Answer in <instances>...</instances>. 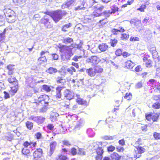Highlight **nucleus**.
I'll list each match as a JSON object with an SVG mask.
<instances>
[{"label":"nucleus","instance_id":"864d4df0","mask_svg":"<svg viewBox=\"0 0 160 160\" xmlns=\"http://www.w3.org/2000/svg\"><path fill=\"white\" fill-rule=\"evenodd\" d=\"M38 61H41L43 62H46L47 61L46 57L45 56H41L38 59Z\"/></svg>","mask_w":160,"mask_h":160},{"label":"nucleus","instance_id":"49530a36","mask_svg":"<svg viewBox=\"0 0 160 160\" xmlns=\"http://www.w3.org/2000/svg\"><path fill=\"white\" fill-rule=\"evenodd\" d=\"M117 40L116 39H111L110 41L111 45L112 47L115 46L117 43Z\"/></svg>","mask_w":160,"mask_h":160},{"label":"nucleus","instance_id":"7ed1b4c3","mask_svg":"<svg viewBox=\"0 0 160 160\" xmlns=\"http://www.w3.org/2000/svg\"><path fill=\"white\" fill-rule=\"evenodd\" d=\"M67 13V12L64 11L58 10L53 12L51 17L56 22H57L62 18L63 16L66 15Z\"/></svg>","mask_w":160,"mask_h":160},{"label":"nucleus","instance_id":"79ce46f5","mask_svg":"<svg viewBox=\"0 0 160 160\" xmlns=\"http://www.w3.org/2000/svg\"><path fill=\"white\" fill-rule=\"evenodd\" d=\"M124 98H125L127 99V100H131L132 98V94L131 93H126Z\"/></svg>","mask_w":160,"mask_h":160},{"label":"nucleus","instance_id":"4c0bfd02","mask_svg":"<svg viewBox=\"0 0 160 160\" xmlns=\"http://www.w3.org/2000/svg\"><path fill=\"white\" fill-rule=\"evenodd\" d=\"M72 156H75L77 154H78V152H77V149L74 147L72 148L71 149V152H70Z\"/></svg>","mask_w":160,"mask_h":160},{"label":"nucleus","instance_id":"ea45409f","mask_svg":"<svg viewBox=\"0 0 160 160\" xmlns=\"http://www.w3.org/2000/svg\"><path fill=\"white\" fill-rule=\"evenodd\" d=\"M42 89L47 92H49L51 90L50 87L46 85H44L42 86Z\"/></svg>","mask_w":160,"mask_h":160},{"label":"nucleus","instance_id":"c03bdc74","mask_svg":"<svg viewBox=\"0 0 160 160\" xmlns=\"http://www.w3.org/2000/svg\"><path fill=\"white\" fill-rule=\"evenodd\" d=\"M142 144V140L141 138H138L135 142V146H140Z\"/></svg>","mask_w":160,"mask_h":160},{"label":"nucleus","instance_id":"cd10ccee","mask_svg":"<svg viewBox=\"0 0 160 160\" xmlns=\"http://www.w3.org/2000/svg\"><path fill=\"white\" fill-rule=\"evenodd\" d=\"M57 83L58 84H61L63 85L66 82L65 80L63 79L62 77H58L56 79Z\"/></svg>","mask_w":160,"mask_h":160},{"label":"nucleus","instance_id":"a878e982","mask_svg":"<svg viewBox=\"0 0 160 160\" xmlns=\"http://www.w3.org/2000/svg\"><path fill=\"white\" fill-rule=\"evenodd\" d=\"M5 139L7 141H11L14 138V135L12 134L8 133L5 137Z\"/></svg>","mask_w":160,"mask_h":160},{"label":"nucleus","instance_id":"a211bd4d","mask_svg":"<svg viewBox=\"0 0 160 160\" xmlns=\"http://www.w3.org/2000/svg\"><path fill=\"white\" fill-rule=\"evenodd\" d=\"M98 48L101 51L104 52L108 49V46L106 43H102L99 45Z\"/></svg>","mask_w":160,"mask_h":160},{"label":"nucleus","instance_id":"13d9d810","mask_svg":"<svg viewBox=\"0 0 160 160\" xmlns=\"http://www.w3.org/2000/svg\"><path fill=\"white\" fill-rule=\"evenodd\" d=\"M47 127L48 129L52 130L54 128V126L52 124H49L48 125Z\"/></svg>","mask_w":160,"mask_h":160},{"label":"nucleus","instance_id":"a18cd8bd","mask_svg":"<svg viewBox=\"0 0 160 160\" xmlns=\"http://www.w3.org/2000/svg\"><path fill=\"white\" fill-rule=\"evenodd\" d=\"M15 86L14 87H12L11 88V91L12 92V93L13 94L16 93L18 90V84H15Z\"/></svg>","mask_w":160,"mask_h":160},{"label":"nucleus","instance_id":"c9c22d12","mask_svg":"<svg viewBox=\"0 0 160 160\" xmlns=\"http://www.w3.org/2000/svg\"><path fill=\"white\" fill-rule=\"evenodd\" d=\"M153 137L155 140H160V133L157 132H154L153 135Z\"/></svg>","mask_w":160,"mask_h":160},{"label":"nucleus","instance_id":"c756f323","mask_svg":"<svg viewBox=\"0 0 160 160\" xmlns=\"http://www.w3.org/2000/svg\"><path fill=\"white\" fill-rule=\"evenodd\" d=\"M26 127L27 128L30 130H31L33 127V123L32 122L27 121L25 123Z\"/></svg>","mask_w":160,"mask_h":160},{"label":"nucleus","instance_id":"2f4dec72","mask_svg":"<svg viewBox=\"0 0 160 160\" xmlns=\"http://www.w3.org/2000/svg\"><path fill=\"white\" fill-rule=\"evenodd\" d=\"M73 42L72 38H64L63 40V42L66 44L71 43Z\"/></svg>","mask_w":160,"mask_h":160},{"label":"nucleus","instance_id":"ddd939ff","mask_svg":"<svg viewBox=\"0 0 160 160\" xmlns=\"http://www.w3.org/2000/svg\"><path fill=\"white\" fill-rule=\"evenodd\" d=\"M57 145V142L54 141L50 144V149L49 152L48 153V155L49 156H51L54 152Z\"/></svg>","mask_w":160,"mask_h":160},{"label":"nucleus","instance_id":"8fccbe9b","mask_svg":"<svg viewBox=\"0 0 160 160\" xmlns=\"http://www.w3.org/2000/svg\"><path fill=\"white\" fill-rule=\"evenodd\" d=\"M152 107L155 109H158L160 108V104L159 102H156L152 105Z\"/></svg>","mask_w":160,"mask_h":160},{"label":"nucleus","instance_id":"1a4fd4ad","mask_svg":"<svg viewBox=\"0 0 160 160\" xmlns=\"http://www.w3.org/2000/svg\"><path fill=\"white\" fill-rule=\"evenodd\" d=\"M49 97L48 95H41L38 98L37 101L42 104H47L48 103V101L49 100Z\"/></svg>","mask_w":160,"mask_h":160},{"label":"nucleus","instance_id":"5fc2aeb1","mask_svg":"<svg viewBox=\"0 0 160 160\" xmlns=\"http://www.w3.org/2000/svg\"><path fill=\"white\" fill-rule=\"evenodd\" d=\"M146 8V6L145 5H142L139 8H138L137 10L141 12H143L144 9Z\"/></svg>","mask_w":160,"mask_h":160},{"label":"nucleus","instance_id":"e2e57ef3","mask_svg":"<svg viewBox=\"0 0 160 160\" xmlns=\"http://www.w3.org/2000/svg\"><path fill=\"white\" fill-rule=\"evenodd\" d=\"M139 38L137 37H135L134 38L133 37H131L130 39V40L131 41H139Z\"/></svg>","mask_w":160,"mask_h":160},{"label":"nucleus","instance_id":"5701e85b","mask_svg":"<svg viewBox=\"0 0 160 160\" xmlns=\"http://www.w3.org/2000/svg\"><path fill=\"white\" fill-rule=\"evenodd\" d=\"M6 30V29H4L3 32L2 33H0V47L1 45V43L4 42L5 40Z\"/></svg>","mask_w":160,"mask_h":160},{"label":"nucleus","instance_id":"0e129e2a","mask_svg":"<svg viewBox=\"0 0 160 160\" xmlns=\"http://www.w3.org/2000/svg\"><path fill=\"white\" fill-rule=\"evenodd\" d=\"M52 56L54 60H58V55L56 54H52Z\"/></svg>","mask_w":160,"mask_h":160},{"label":"nucleus","instance_id":"bb28decb","mask_svg":"<svg viewBox=\"0 0 160 160\" xmlns=\"http://www.w3.org/2000/svg\"><path fill=\"white\" fill-rule=\"evenodd\" d=\"M41 22L42 23H43L45 26H47V25L48 23L50 24L49 19L48 18V16H44V18L42 19Z\"/></svg>","mask_w":160,"mask_h":160},{"label":"nucleus","instance_id":"37998d69","mask_svg":"<svg viewBox=\"0 0 160 160\" xmlns=\"http://www.w3.org/2000/svg\"><path fill=\"white\" fill-rule=\"evenodd\" d=\"M67 71L71 75L73 74V72H76V70L75 68L73 67H71L70 68H68Z\"/></svg>","mask_w":160,"mask_h":160},{"label":"nucleus","instance_id":"dca6fc26","mask_svg":"<svg viewBox=\"0 0 160 160\" xmlns=\"http://www.w3.org/2000/svg\"><path fill=\"white\" fill-rule=\"evenodd\" d=\"M59 115V114L57 112L52 111L50 113V119L52 122H54L57 120V117Z\"/></svg>","mask_w":160,"mask_h":160},{"label":"nucleus","instance_id":"3c124183","mask_svg":"<svg viewBox=\"0 0 160 160\" xmlns=\"http://www.w3.org/2000/svg\"><path fill=\"white\" fill-rule=\"evenodd\" d=\"M85 7H82V6H78L74 8V10L75 11H79L81 10H84Z\"/></svg>","mask_w":160,"mask_h":160},{"label":"nucleus","instance_id":"bf43d9fd","mask_svg":"<svg viewBox=\"0 0 160 160\" xmlns=\"http://www.w3.org/2000/svg\"><path fill=\"white\" fill-rule=\"evenodd\" d=\"M153 58H157L158 57V53L157 51L152 53Z\"/></svg>","mask_w":160,"mask_h":160},{"label":"nucleus","instance_id":"e433bc0d","mask_svg":"<svg viewBox=\"0 0 160 160\" xmlns=\"http://www.w3.org/2000/svg\"><path fill=\"white\" fill-rule=\"evenodd\" d=\"M124 30L122 28H121L120 29H113L112 30V32L114 34H117V32H123Z\"/></svg>","mask_w":160,"mask_h":160},{"label":"nucleus","instance_id":"f03ea898","mask_svg":"<svg viewBox=\"0 0 160 160\" xmlns=\"http://www.w3.org/2000/svg\"><path fill=\"white\" fill-rule=\"evenodd\" d=\"M58 47L62 53V58L63 60H70L71 57L73 55L72 49L69 47L61 44H59Z\"/></svg>","mask_w":160,"mask_h":160},{"label":"nucleus","instance_id":"4468645a","mask_svg":"<svg viewBox=\"0 0 160 160\" xmlns=\"http://www.w3.org/2000/svg\"><path fill=\"white\" fill-rule=\"evenodd\" d=\"M37 144L36 142H32L31 141L28 142V141H26L23 142L22 145L25 148H27L28 146H30V148H32L35 147Z\"/></svg>","mask_w":160,"mask_h":160},{"label":"nucleus","instance_id":"f3484780","mask_svg":"<svg viewBox=\"0 0 160 160\" xmlns=\"http://www.w3.org/2000/svg\"><path fill=\"white\" fill-rule=\"evenodd\" d=\"M86 73L91 77H93L96 74L94 68L91 67L87 68V70L86 71Z\"/></svg>","mask_w":160,"mask_h":160},{"label":"nucleus","instance_id":"aec40b11","mask_svg":"<svg viewBox=\"0 0 160 160\" xmlns=\"http://www.w3.org/2000/svg\"><path fill=\"white\" fill-rule=\"evenodd\" d=\"M5 16L9 22L12 23L15 22V17L14 15H11V14H8L7 15H5Z\"/></svg>","mask_w":160,"mask_h":160},{"label":"nucleus","instance_id":"603ef678","mask_svg":"<svg viewBox=\"0 0 160 160\" xmlns=\"http://www.w3.org/2000/svg\"><path fill=\"white\" fill-rule=\"evenodd\" d=\"M142 83L141 82H138L135 85V88L136 89H138L141 88L142 87Z\"/></svg>","mask_w":160,"mask_h":160},{"label":"nucleus","instance_id":"58836bf2","mask_svg":"<svg viewBox=\"0 0 160 160\" xmlns=\"http://www.w3.org/2000/svg\"><path fill=\"white\" fill-rule=\"evenodd\" d=\"M78 154L80 155H85V152L83 148H79Z\"/></svg>","mask_w":160,"mask_h":160},{"label":"nucleus","instance_id":"72a5a7b5","mask_svg":"<svg viewBox=\"0 0 160 160\" xmlns=\"http://www.w3.org/2000/svg\"><path fill=\"white\" fill-rule=\"evenodd\" d=\"M30 152L29 149H28L27 148H25L24 147L22 148V153L25 155H27L29 154Z\"/></svg>","mask_w":160,"mask_h":160},{"label":"nucleus","instance_id":"6ab92c4d","mask_svg":"<svg viewBox=\"0 0 160 160\" xmlns=\"http://www.w3.org/2000/svg\"><path fill=\"white\" fill-rule=\"evenodd\" d=\"M110 157L112 160H118L120 159L121 156L117 152H114L110 155Z\"/></svg>","mask_w":160,"mask_h":160},{"label":"nucleus","instance_id":"4d7b16f0","mask_svg":"<svg viewBox=\"0 0 160 160\" xmlns=\"http://www.w3.org/2000/svg\"><path fill=\"white\" fill-rule=\"evenodd\" d=\"M82 57V56H75L73 57L72 60L75 61L77 62L78 61V59H80Z\"/></svg>","mask_w":160,"mask_h":160},{"label":"nucleus","instance_id":"c85d7f7f","mask_svg":"<svg viewBox=\"0 0 160 160\" xmlns=\"http://www.w3.org/2000/svg\"><path fill=\"white\" fill-rule=\"evenodd\" d=\"M8 81L10 83H14V84H18L16 78L12 76H11L10 78L8 79Z\"/></svg>","mask_w":160,"mask_h":160},{"label":"nucleus","instance_id":"9b49d317","mask_svg":"<svg viewBox=\"0 0 160 160\" xmlns=\"http://www.w3.org/2000/svg\"><path fill=\"white\" fill-rule=\"evenodd\" d=\"M29 119L33 120L38 124H41L44 122L45 118L40 116H32L29 118Z\"/></svg>","mask_w":160,"mask_h":160},{"label":"nucleus","instance_id":"774afa93","mask_svg":"<svg viewBox=\"0 0 160 160\" xmlns=\"http://www.w3.org/2000/svg\"><path fill=\"white\" fill-rule=\"evenodd\" d=\"M142 69L140 66H138L135 68V71L138 72L141 71Z\"/></svg>","mask_w":160,"mask_h":160},{"label":"nucleus","instance_id":"7c9ffc66","mask_svg":"<svg viewBox=\"0 0 160 160\" xmlns=\"http://www.w3.org/2000/svg\"><path fill=\"white\" fill-rule=\"evenodd\" d=\"M96 73H101L103 72V69L101 66H96L94 68Z\"/></svg>","mask_w":160,"mask_h":160},{"label":"nucleus","instance_id":"f8f14e48","mask_svg":"<svg viewBox=\"0 0 160 160\" xmlns=\"http://www.w3.org/2000/svg\"><path fill=\"white\" fill-rule=\"evenodd\" d=\"M75 2V0H68L66 2L62 4L61 8L63 9L65 8H69L71 6L74 5Z\"/></svg>","mask_w":160,"mask_h":160},{"label":"nucleus","instance_id":"0eeeda50","mask_svg":"<svg viewBox=\"0 0 160 160\" xmlns=\"http://www.w3.org/2000/svg\"><path fill=\"white\" fill-rule=\"evenodd\" d=\"M43 150L40 148H37L32 153L33 160H38L43 155Z\"/></svg>","mask_w":160,"mask_h":160},{"label":"nucleus","instance_id":"4be33fe9","mask_svg":"<svg viewBox=\"0 0 160 160\" xmlns=\"http://www.w3.org/2000/svg\"><path fill=\"white\" fill-rule=\"evenodd\" d=\"M134 65V63L130 60L127 61L125 63V67L127 68L132 69Z\"/></svg>","mask_w":160,"mask_h":160},{"label":"nucleus","instance_id":"6e6552de","mask_svg":"<svg viewBox=\"0 0 160 160\" xmlns=\"http://www.w3.org/2000/svg\"><path fill=\"white\" fill-rule=\"evenodd\" d=\"M63 95L66 99L70 100L73 98L74 96V93L72 91L66 89L64 92Z\"/></svg>","mask_w":160,"mask_h":160},{"label":"nucleus","instance_id":"2eb2a0df","mask_svg":"<svg viewBox=\"0 0 160 160\" xmlns=\"http://www.w3.org/2000/svg\"><path fill=\"white\" fill-rule=\"evenodd\" d=\"M63 88H64V87L60 86H58L56 88L55 96L56 98L58 99L61 98L62 95L61 93V91Z\"/></svg>","mask_w":160,"mask_h":160},{"label":"nucleus","instance_id":"338daca9","mask_svg":"<svg viewBox=\"0 0 160 160\" xmlns=\"http://www.w3.org/2000/svg\"><path fill=\"white\" fill-rule=\"evenodd\" d=\"M3 93L4 94V97L5 99H7L10 98L9 94L6 91H4Z\"/></svg>","mask_w":160,"mask_h":160},{"label":"nucleus","instance_id":"052dcab7","mask_svg":"<svg viewBox=\"0 0 160 160\" xmlns=\"http://www.w3.org/2000/svg\"><path fill=\"white\" fill-rule=\"evenodd\" d=\"M115 54L117 56H120L122 54V51L121 49H117L116 51Z\"/></svg>","mask_w":160,"mask_h":160},{"label":"nucleus","instance_id":"423d86ee","mask_svg":"<svg viewBox=\"0 0 160 160\" xmlns=\"http://www.w3.org/2000/svg\"><path fill=\"white\" fill-rule=\"evenodd\" d=\"M135 147L137 150L135 151L133 156L134 158L137 159L141 157V154L145 152L146 149L144 146H135Z\"/></svg>","mask_w":160,"mask_h":160},{"label":"nucleus","instance_id":"39448f33","mask_svg":"<svg viewBox=\"0 0 160 160\" xmlns=\"http://www.w3.org/2000/svg\"><path fill=\"white\" fill-rule=\"evenodd\" d=\"M104 152L103 148L102 147H98L94 149V158L95 160H102Z\"/></svg>","mask_w":160,"mask_h":160},{"label":"nucleus","instance_id":"412c9836","mask_svg":"<svg viewBox=\"0 0 160 160\" xmlns=\"http://www.w3.org/2000/svg\"><path fill=\"white\" fill-rule=\"evenodd\" d=\"M76 101L79 104L83 105L85 106H87L88 105L89 102H87L85 100L78 98L77 99Z\"/></svg>","mask_w":160,"mask_h":160},{"label":"nucleus","instance_id":"09e8293b","mask_svg":"<svg viewBox=\"0 0 160 160\" xmlns=\"http://www.w3.org/2000/svg\"><path fill=\"white\" fill-rule=\"evenodd\" d=\"M35 138L37 139H39L42 138V134L39 132H37L35 134Z\"/></svg>","mask_w":160,"mask_h":160},{"label":"nucleus","instance_id":"f704fd0d","mask_svg":"<svg viewBox=\"0 0 160 160\" xmlns=\"http://www.w3.org/2000/svg\"><path fill=\"white\" fill-rule=\"evenodd\" d=\"M62 144L65 146L69 147L72 145L71 142L67 140H64L62 142Z\"/></svg>","mask_w":160,"mask_h":160},{"label":"nucleus","instance_id":"6e6d98bb","mask_svg":"<svg viewBox=\"0 0 160 160\" xmlns=\"http://www.w3.org/2000/svg\"><path fill=\"white\" fill-rule=\"evenodd\" d=\"M117 151L118 152H123L124 150V148L123 147H116Z\"/></svg>","mask_w":160,"mask_h":160},{"label":"nucleus","instance_id":"9d476101","mask_svg":"<svg viewBox=\"0 0 160 160\" xmlns=\"http://www.w3.org/2000/svg\"><path fill=\"white\" fill-rule=\"evenodd\" d=\"M86 61L88 63H91L92 65L98 63L100 61L99 58L96 56H92L88 58Z\"/></svg>","mask_w":160,"mask_h":160},{"label":"nucleus","instance_id":"f257e3e1","mask_svg":"<svg viewBox=\"0 0 160 160\" xmlns=\"http://www.w3.org/2000/svg\"><path fill=\"white\" fill-rule=\"evenodd\" d=\"M104 8V7L103 6H101L97 8L92 14V17L93 18L102 16H104V18L100 20L98 22V23L100 24L101 25H104L108 22L107 18L109 17L111 14L114 13L116 11L119 10L118 7L115 6L113 7L111 10L105 11L102 12Z\"/></svg>","mask_w":160,"mask_h":160},{"label":"nucleus","instance_id":"393cba45","mask_svg":"<svg viewBox=\"0 0 160 160\" xmlns=\"http://www.w3.org/2000/svg\"><path fill=\"white\" fill-rule=\"evenodd\" d=\"M46 72L50 74H52L57 72V70L52 67H50L47 70Z\"/></svg>","mask_w":160,"mask_h":160},{"label":"nucleus","instance_id":"20e7f679","mask_svg":"<svg viewBox=\"0 0 160 160\" xmlns=\"http://www.w3.org/2000/svg\"><path fill=\"white\" fill-rule=\"evenodd\" d=\"M160 114L158 113L152 112L145 114L146 120L152 122H157L158 121Z\"/></svg>","mask_w":160,"mask_h":160},{"label":"nucleus","instance_id":"680f3d73","mask_svg":"<svg viewBox=\"0 0 160 160\" xmlns=\"http://www.w3.org/2000/svg\"><path fill=\"white\" fill-rule=\"evenodd\" d=\"M118 143L120 145L122 146H124L125 145V141L124 139L120 140L118 141Z\"/></svg>","mask_w":160,"mask_h":160},{"label":"nucleus","instance_id":"a19ab883","mask_svg":"<svg viewBox=\"0 0 160 160\" xmlns=\"http://www.w3.org/2000/svg\"><path fill=\"white\" fill-rule=\"evenodd\" d=\"M115 149V147L112 145L109 146L107 147V151L109 152H113Z\"/></svg>","mask_w":160,"mask_h":160},{"label":"nucleus","instance_id":"69168bd1","mask_svg":"<svg viewBox=\"0 0 160 160\" xmlns=\"http://www.w3.org/2000/svg\"><path fill=\"white\" fill-rule=\"evenodd\" d=\"M147 125H144L141 127V129L143 131H146L147 130Z\"/></svg>","mask_w":160,"mask_h":160},{"label":"nucleus","instance_id":"de8ad7c7","mask_svg":"<svg viewBox=\"0 0 160 160\" xmlns=\"http://www.w3.org/2000/svg\"><path fill=\"white\" fill-rule=\"evenodd\" d=\"M145 64L147 67H150L152 66V61L150 60H147L145 61Z\"/></svg>","mask_w":160,"mask_h":160},{"label":"nucleus","instance_id":"473e14b6","mask_svg":"<svg viewBox=\"0 0 160 160\" xmlns=\"http://www.w3.org/2000/svg\"><path fill=\"white\" fill-rule=\"evenodd\" d=\"M72 24L71 23H69L68 24L64 25L62 26V31L66 32L67 31V29L71 27L72 26Z\"/></svg>","mask_w":160,"mask_h":160},{"label":"nucleus","instance_id":"b1692460","mask_svg":"<svg viewBox=\"0 0 160 160\" xmlns=\"http://www.w3.org/2000/svg\"><path fill=\"white\" fill-rule=\"evenodd\" d=\"M59 130L58 133L63 134L65 133L67 131V129L65 126L61 125L59 128Z\"/></svg>","mask_w":160,"mask_h":160}]
</instances>
